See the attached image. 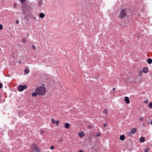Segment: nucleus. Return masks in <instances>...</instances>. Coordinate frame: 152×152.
<instances>
[{"instance_id": "obj_1", "label": "nucleus", "mask_w": 152, "mask_h": 152, "mask_svg": "<svg viewBox=\"0 0 152 152\" xmlns=\"http://www.w3.org/2000/svg\"><path fill=\"white\" fill-rule=\"evenodd\" d=\"M46 89L42 86H40L37 88L36 89V91L39 95H43L45 93Z\"/></svg>"}, {"instance_id": "obj_2", "label": "nucleus", "mask_w": 152, "mask_h": 152, "mask_svg": "<svg viewBox=\"0 0 152 152\" xmlns=\"http://www.w3.org/2000/svg\"><path fill=\"white\" fill-rule=\"evenodd\" d=\"M127 14L126 10L124 9L120 11L118 17L121 19H124L126 16Z\"/></svg>"}, {"instance_id": "obj_3", "label": "nucleus", "mask_w": 152, "mask_h": 152, "mask_svg": "<svg viewBox=\"0 0 152 152\" xmlns=\"http://www.w3.org/2000/svg\"><path fill=\"white\" fill-rule=\"evenodd\" d=\"M27 87L25 85H19L18 87V89L19 91H22L24 90L27 88Z\"/></svg>"}, {"instance_id": "obj_4", "label": "nucleus", "mask_w": 152, "mask_h": 152, "mask_svg": "<svg viewBox=\"0 0 152 152\" xmlns=\"http://www.w3.org/2000/svg\"><path fill=\"white\" fill-rule=\"evenodd\" d=\"M137 131V129L136 128H134L132 129L131 132L129 133L130 135H132L134 134Z\"/></svg>"}, {"instance_id": "obj_5", "label": "nucleus", "mask_w": 152, "mask_h": 152, "mask_svg": "<svg viewBox=\"0 0 152 152\" xmlns=\"http://www.w3.org/2000/svg\"><path fill=\"white\" fill-rule=\"evenodd\" d=\"M32 150L33 152H39V150L37 146L34 147Z\"/></svg>"}, {"instance_id": "obj_6", "label": "nucleus", "mask_w": 152, "mask_h": 152, "mask_svg": "<svg viewBox=\"0 0 152 152\" xmlns=\"http://www.w3.org/2000/svg\"><path fill=\"white\" fill-rule=\"evenodd\" d=\"M124 99L126 103L129 104L130 103V101L128 97L127 96L125 97Z\"/></svg>"}, {"instance_id": "obj_7", "label": "nucleus", "mask_w": 152, "mask_h": 152, "mask_svg": "<svg viewBox=\"0 0 152 152\" xmlns=\"http://www.w3.org/2000/svg\"><path fill=\"white\" fill-rule=\"evenodd\" d=\"M70 127V125L69 123H66L65 124L64 127L65 128L68 129H69Z\"/></svg>"}, {"instance_id": "obj_8", "label": "nucleus", "mask_w": 152, "mask_h": 152, "mask_svg": "<svg viewBox=\"0 0 152 152\" xmlns=\"http://www.w3.org/2000/svg\"><path fill=\"white\" fill-rule=\"evenodd\" d=\"M79 136L80 137H82L85 136L84 133L83 132H81L79 133Z\"/></svg>"}, {"instance_id": "obj_9", "label": "nucleus", "mask_w": 152, "mask_h": 152, "mask_svg": "<svg viewBox=\"0 0 152 152\" xmlns=\"http://www.w3.org/2000/svg\"><path fill=\"white\" fill-rule=\"evenodd\" d=\"M39 16L41 18H42L45 17V15L44 13H41L39 14Z\"/></svg>"}, {"instance_id": "obj_10", "label": "nucleus", "mask_w": 152, "mask_h": 152, "mask_svg": "<svg viewBox=\"0 0 152 152\" xmlns=\"http://www.w3.org/2000/svg\"><path fill=\"white\" fill-rule=\"evenodd\" d=\"M125 138V137L124 135H121L120 137V139L121 140H124Z\"/></svg>"}, {"instance_id": "obj_11", "label": "nucleus", "mask_w": 152, "mask_h": 152, "mask_svg": "<svg viewBox=\"0 0 152 152\" xmlns=\"http://www.w3.org/2000/svg\"><path fill=\"white\" fill-rule=\"evenodd\" d=\"M148 68L147 67L144 68L143 69V71L144 73H146L148 71Z\"/></svg>"}, {"instance_id": "obj_12", "label": "nucleus", "mask_w": 152, "mask_h": 152, "mask_svg": "<svg viewBox=\"0 0 152 152\" xmlns=\"http://www.w3.org/2000/svg\"><path fill=\"white\" fill-rule=\"evenodd\" d=\"M145 138L144 137H142L140 138V141L141 142H143L145 141Z\"/></svg>"}, {"instance_id": "obj_13", "label": "nucleus", "mask_w": 152, "mask_h": 152, "mask_svg": "<svg viewBox=\"0 0 152 152\" xmlns=\"http://www.w3.org/2000/svg\"><path fill=\"white\" fill-rule=\"evenodd\" d=\"M148 63L149 64H151L152 63V60L151 58H149L147 61Z\"/></svg>"}, {"instance_id": "obj_14", "label": "nucleus", "mask_w": 152, "mask_h": 152, "mask_svg": "<svg viewBox=\"0 0 152 152\" xmlns=\"http://www.w3.org/2000/svg\"><path fill=\"white\" fill-rule=\"evenodd\" d=\"M37 95H38V93L36 91H35V92L32 93L31 94V96L33 97L36 96Z\"/></svg>"}, {"instance_id": "obj_15", "label": "nucleus", "mask_w": 152, "mask_h": 152, "mask_svg": "<svg viewBox=\"0 0 152 152\" xmlns=\"http://www.w3.org/2000/svg\"><path fill=\"white\" fill-rule=\"evenodd\" d=\"M26 39V38H25V39H22L21 42L23 43H26L27 42Z\"/></svg>"}, {"instance_id": "obj_16", "label": "nucleus", "mask_w": 152, "mask_h": 152, "mask_svg": "<svg viewBox=\"0 0 152 152\" xmlns=\"http://www.w3.org/2000/svg\"><path fill=\"white\" fill-rule=\"evenodd\" d=\"M148 107L150 108H152V102H150L148 104Z\"/></svg>"}, {"instance_id": "obj_17", "label": "nucleus", "mask_w": 152, "mask_h": 152, "mask_svg": "<svg viewBox=\"0 0 152 152\" xmlns=\"http://www.w3.org/2000/svg\"><path fill=\"white\" fill-rule=\"evenodd\" d=\"M24 72L25 73H26L27 74H28L29 72V70L28 69H26L25 70Z\"/></svg>"}, {"instance_id": "obj_18", "label": "nucleus", "mask_w": 152, "mask_h": 152, "mask_svg": "<svg viewBox=\"0 0 152 152\" xmlns=\"http://www.w3.org/2000/svg\"><path fill=\"white\" fill-rule=\"evenodd\" d=\"M149 148H147L144 150V152H148V151L149 150Z\"/></svg>"}, {"instance_id": "obj_19", "label": "nucleus", "mask_w": 152, "mask_h": 152, "mask_svg": "<svg viewBox=\"0 0 152 152\" xmlns=\"http://www.w3.org/2000/svg\"><path fill=\"white\" fill-rule=\"evenodd\" d=\"M39 4L40 5H41L42 4H43V1H42L41 0H40L39 1V2H38Z\"/></svg>"}, {"instance_id": "obj_20", "label": "nucleus", "mask_w": 152, "mask_h": 152, "mask_svg": "<svg viewBox=\"0 0 152 152\" xmlns=\"http://www.w3.org/2000/svg\"><path fill=\"white\" fill-rule=\"evenodd\" d=\"M108 112V110L107 109H105L104 110V113L105 114H107Z\"/></svg>"}, {"instance_id": "obj_21", "label": "nucleus", "mask_w": 152, "mask_h": 152, "mask_svg": "<svg viewBox=\"0 0 152 152\" xmlns=\"http://www.w3.org/2000/svg\"><path fill=\"white\" fill-rule=\"evenodd\" d=\"M55 123H56V126H58V124L59 123V121H56Z\"/></svg>"}, {"instance_id": "obj_22", "label": "nucleus", "mask_w": 152, "mask_h": 152, "mask_svg": "<svg viewBox=\"0 0 152 152\" xmlns=\"http://www.w3.org/2000/svg\"><path fill=\"white\" fill-rule=\"evenodd\" d=\"M51 120L52 121V122L53 124H55V123L56 121H55V120L53 118H52L51 119Z\"/></svg>"}, {"instance_id": "obj_23", "label": "nucleus", "mask_w": 152, "mask_h": 152, "mask_svg": "<svg viewBox=\"0 0 152 152\" xmlns=\"http://www.w3.org/2000/svg\"><path fill=\"white\" fill-rule=\"evenodd\" d=\"M32 48L33 49H36V47L34 45H33L32 46Z\"/></svg>"}, {"instance_id": "obj_24", "label": "nucleus", "mask_w": 152, "mask_h": 152, "mask_svg": "<svg viewBox=\"0 0 152 152\" xmlns=\"http://www.w3.org/2000/svg\"><path fill=\"white\" fill-rule=\"evenodd\" d=\"M107 123H104V124H103V126H104V127H106V126H107Z\"/></svg>"}, {"instance_id": "obj_25", "label": "nucleus", "mask_w": 152, "mask_h": 152, "mask_svg": "<svg viewBox=\"0 0 152 152\" xmlns=\"http://www.w3.org/2000/svg\"><path fill=\"white\" fill-rule=\"evenodd\" d=\"M26 0H20L21 3H24Z\"/></svg>"}, {"instance_id": "obj_26", "label": "nucleus", "mask_w": 152, "mask_h": 152, "mask_svg": "<svg viewBox=\"0 0 152 152\" xmlns=\"http://www.w3.org/2000/svg\"><path fill=\"white\" fill-rule=\"evenodd\" d=\"M3 26L2 24H0V30H1L2 29Z\"/></svg>"}, {"instance_id": "obj_27", "label": "nucleus", "mask_w": 152, "mask_h": 152, "mask_svg": "<svg viewBox=\"0 0 152 152\" xmlns=\"http://www.w3.org/2000/svg\"><path fill=\"white\" fill-rule=\"evenodd\" d=\"M54 148V147L53 146H51L50 147V149L51 150H53Z\"/></svg>"}, {"instance_id": "obj_28", "label": "nucleus", "mask_w": 152, "mask_h": 152, "mask_svg": "<svg viewBox=\"0 0 152 152\" xmlns=\"http://www.w3.org/2000/svg\"><path fill=\"white\" fill-rule=\"evenodd\" d=\"M139 120L140 121H142L143 120V118L142 117H140V118Z\"/></svg>"}, {"instance_id": "obj_29", "label": "nucleus", "mask_w": 152, "mask_h": 152, "mask_svg": "<svg viewBox=\"0 0 152 152\" xmlns=\"http://www.w3.org/2000/svg\"><path fill=\"white\" fill-rule=\"evenodd\" d=\"M16 6H17V4H16L15 3L13 4V7L14 8H15L16 7Z\"/></svg>"}, {"instance_id": "obj_30", "label": "nucleus", "mask_w": 152, "mask_h": 152, "mask_svg": "<svg viewBox=\"0 0 152 152\" xmlns=\"http://www.w3.org/2000/svg\"><path fill=\"white\" fill-rule=\"evenodd\" d=\"M148 102V99H147V100H145V102H144L145 103H147Z\"/></svg>"}, {"instance_id": "obj_31", "label": "nucleus", "mask_w": 152, "mask_h": 152, "mask_svg": "<svg viewBox=\"0 0 152 152\" xmlns=\"http://www.w3.org/2000/svg\"><path fill=\"white\" fill-rule=\"evenodd\" d=\"M2 85L1 83H0V88H2Z\"/></svg>"}, {"instance_id": "obj_32", "label": "nucleus", "mask_w": 152, "mask_h": 152, "mask_svg": "<svg viewBox=\"0 0 152 152\" xmlns=\"http://www.w3.org/2000/svg\"><path fill=\"white\" fill-rule=\"evenodd\" d=\"M16 23L17 24H18L19 23V20H17L16 21Z\"/></svg>"}, {"instance_id": "obj_33", "label": "nucleus", "mask_w": 152, "mask_h": 152, "mask_svg": "<svg viewBox=\"0 0 152 152\" xmlns=\"http://www.w3.org/2000/svg\"><path fill=\"white\" fill-rule=\"evenodd\" d=\"M88 128H92V126H91V125H88Z\"/></svg>"}, {"instance_id": "obj_34", "label": "nucleus", "mask_w": 152, "mask_h": 152, "mask_svg": "<svg viewBox=\"0 0 152 152\" xmlns=\"http://www.w3.org/2000/svg\"><path fill=\"white\" fill-rule=\"evenodd\" d=\"M78 152H83V151L82 150H80Z\"/></svg>"}, {"instance_id": "obj_35", "label": "nucleus", "mask_w": 152, "mask_h": 152, "mask_svg": "<svg viewBox=\"0 0 152 152\" xmlns=\"http://www.w3.org/2000/svg\"><path fill=\"white\" fill-rule=\"evenodd\" d=\"M61 140L59 139L58 141V142H61Z\"/></svg>"}, {"instance_id": "obj_36", "label": "nucleus", "mask_w": 152, "mask_h": 152, "mask_svg": "<svg viewBox=\"0 0 152 152\" xmlns=\"http://www.w3.org/2000/svg\"><path fill=\"white\" fill-rule=\"evenodd\" d=\"M100 136V134H97V136Z\"/></svg>"}, {"instance_id": "obj_37", "label": "nucleus", "mask_w": 152, "mask_h": 152, "mask_svg": "<svg viewBox=\"0 0 152 152\" xmlns=\"http://www.w3.org/2000/svg\"><path fill=\"white\" fill-rule=\"evenodd\" d=\"M115 89V88H114L113 89V90H114Z\"/></svg>"}, {"instance_id": "obj_38", "label": "nucleus", "mask_w": 152, "mask_h": 152, "mask_svg": "<svg viewBox=\"0 0 152 152\" xmlns=\"http://www.w3.org/2000/svg\"><path fill=\"white\" fill-rule=\"evenodd\" d=\"M151 123L152 124V120L151 121Z\"/></svg>"}, {"instance_id": "obj_39", "label": "nucleus", "mask_w": 152, "mask_h": 152, "mask_svg": "<svg viewBox=\"0 0 152 152\" xmlns=\"http://www.w3.org/2000/svg\"><path fill=\"white\" fill-rule=\"evenodd\" d=\"M2 152V151H1V152Z\"/></svg>"}]
</instances>
